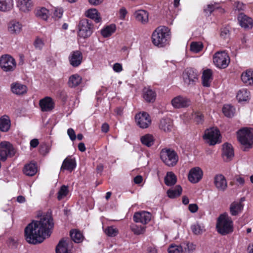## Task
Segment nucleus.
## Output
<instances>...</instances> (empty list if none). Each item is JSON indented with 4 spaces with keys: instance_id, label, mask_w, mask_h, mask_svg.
<instances>
[{
    "instance_id": "423d86ee",
    "label": "nucleus",
    "mask_w": 253,
    "mask_h": 253,
    "mask_svg": "<svg viewBox=\"0 0 253 253\" xmlns=\"http://www.w3.org/2000/svg\"><path fill=\"white\" fill-rule=\"evenodd\" d=\"M212 59L214 65L219 69L226 68L230 62V57L225 51H217L215 53Z\"/></svg>"
},
{
    "instance_id": "7ed1b4c3",
    "label": "nucleus",
    "mask_w": 253,
    "mask_h": 253,
    "mask_svg": "<svg viewBox=\"0 0 253 253\" xmlns=\"http://www.w3.org/2000/svg\"><path fill=\"white\" fill-rule=\"evenodd\" d=\"M237 138L246 151L253 147V128L244 127L237 132Z\"/></svg>"
},
{
    "instance_id": "338daca9",
    "label": "nucleus",
    "mask_w": 253,
    "mask_h": 253,
    "mask_svg": "<svg viewBox=\"0 0 253 253\" xmlns=\"http://www.w3.org/2000/svg\"><path fill=\"white\" fill-rule=\"evenodd\" d=\"M143 177L141 175H137L134 178V182L135 184H139L143 181Z\"/></svg>"
},
{
    "instance_id": "3c124183",
    "label": "nucleus",
    "mask_w": 253,
    "mask_h": 253,
    "mask_svg": "<svg viewBox=\"0 0 253 253\" xmlns=\"http://www.w3.org/2000/svg\"><path fill=\"white\" fill-rule=\"evenodd\" d=\"M63 13V10L62 8H55L53 13L52 18H53L55 20H58L62 17Z\"/></svg>"
},
{
    "instance_id": "49530a36",
    "label": "nucleus",
    "mask_w": 253,
    "mask_h": 253,
    "mask_svg": "<svg viewBox=\"0 0 253 253\" xmlns=\"http://www.w3.org/2000/svg\"><path fill=\"white\" fill-rule=\"evenodd\" d=\"M69 193V190L68 186L65 185H62L60 189L59 190L58 193H57V199L58 200H61L64 198H65L66 196H67V195Z\"/></svg>"
},
{
    "instance_id": "6e6552de",
    "label": "nucleus",
    "mask_w": 253,
    "mask_h": 253,
    "mask_svg": "<svg viewBox=\"0 0 253 253\" xmlns=\"http://www.w3.org/2000/svg\"><path fill=\"white\" fill-rule=\"evenodd\" d=\"M93 25L87 19L81 20L78 25V35L80 38H87L93 32Z\"/></svg>"
},
{
    "instance_id": "6ab92c4d",
    "label": "nucleus",
    "mask_w": 253,
    "mask_h": 253,
    "mask_svg": "<svg viewBox=\"0 0 253 253\" xmlns=\"http://www.w3.org/2000/svg\"><path fill=\"white\" fill-rule=\"evenodd\" d=\"M71 243L69 240H61L58 244L56 248V253H72L71 248Z\"/></svg>"
},
{
    "instance_id": "39448f33",
    "label": "nucleus",
    "mask_w": 253,
    "mask_h": 253,
    "mask_svg": "<svg viewBox=\"0 0 253 253\" xmlns=\"http://www.w3.org/2000/svg\"><path fill=\"white\" fill-rule=\"evenodd\" d=\"M161 159L168 166L173 167L178 161V156L177 153L173 150L170 149H163L160 153Z\"/></svg>"
},
{
    "instance_id": "ddd939ff",
    "label": "nucleus",
    "mask_w": 253,
    "mask_h": 253,
    "mask_svg": "<svg viewBox=\"0 0 253 253\" xmlns=\"http://www.w3.org/2000/svg\"><path fill=\"white\" fill-rule=\"evenodd\" d=\"M203 171L199 167L192 168L188 174V180L192 183L195 184L199 182L202 178Z\"/></svg>"
},
{
    "instance_id": "f257e3e1",
    "label": "nucleus",
    "mask_w": 253,
    "mask_h": 253,
    "mask_svg": "<svg viewBox=\"0 0 253 253\" xmlns=\"http://www.w3.org/2000/svg\"><path fill=\"white\" fill-rule=\"evenodd\" d=\"M53 225L50 214L42 215L39 220L32 221L25 228L24 232L26 241L34 245L42 242L50 236Z\"/></svg>"
},
{
    "instance_id": "4468645a",
    "label": "nucleus",
    "mask_w": 253,
    "mask_h": 253,
    "mask_svg": "<svg viewBox=\"0 0 253 253\" xmlns=\"http://www.w3.org/2000/svg\"><path fill=\"white\" fill-rule=\"evenodd\" d=\"M39 106L42 112H50L54 108L55 103L50 97L46 96L40 100Z\"/></svg>"
},
{
    "instance_id": "a878e982",
    "label": "nucleus",
    "mask_w": 253,
    "mask_h": 253,
    "mask_svg": "<svg viewBox=\"0 0 253 253\" xmlns=\"http://www.w3.org/2000/svg\"><path fill=\"white\" fill-rule=\"evenodd\" d=\"M213 80L212 72L211 69H206L203 72L202 76V84L204 86L209 87Z\"/></svg>"
},
{
    "instance_id": "4d7b16f0",
    "label": "nucleus",
    "mask_w": 253,
    "mask_h": 253,
    "mask_svg": "<svg viewBox=\"0 0 253 253\" xmlns=\"http://www.w3.org/2000/svg\"><path fill=\"white\" fill-rule=\"evenodd\" d=\"M196 249V245L192 243L188 242L186 244V247L184 249L185 252L191 253Z\"/></svg>"
},
{
    "instance_id": "473e14b6",
    "label": "nucleus",
    "mask_w": 253,
    "mask_h": 253,
    "mask_svg": "<svg viewBox=\"0 0 253 253\" xmlns=\"http://www.w3.org/2000/svg\"><path fill=\"white\" fill-rule=\"evenodd\" d=\"M155 141V138L153 135L149 133L146 134L142 136L140 138V141L141 143L148 147H150L153 145Z\"/></svg>"
},
{
    "instance_id": "f3484780",
    "label": "nucleus",
    "mask_w": 253,
    "mask_h": 253,
    "mask_svg": "<svg viewBox=\"0 0 253 253\" xmlns=\"http://www.w3.org/2000/svg\"><path fill=\"white\" fill-rule=\"evenodd\" d=\"M151 218V213L145 211L136 212L133 215V220L135 222H140L143 224L148 223Z\"/></svg>"
},
{
    "instance_id": "72a5a7b5",
    "label": "nucleus",
    "mask_w": 253,
    "mask_h": 253,
    "mask_svg": "<svg viewBox=\"0 0 253 253\" xmlns=\"http://www.w3.org/2000/svg\"><path fill=\"white\" fill-rule=\"evenodd\" d=\"M75 161L72 159H65L61 168V170H67L72 171L76 167Z\"/></svg>"
},
{
    "instance_id": "5fc2aeb1",
    "label": "nucleus",
    "mask_w": 253,
    "mask_h": 253,
    "mask_svg": "<svg viewBox=\"0 0 253 253\" xmlns=\"http://www.w3.org/2000/svg\"><path fill=\"white\" fill-rule=\"evenodd\" d=\"M34 45L36 48L42 49L44 46L43 41L40 38H37L34 42Z\"/></svg>"
},
{
    "instance_id": "864d4df0",
    "label": "nucleus",
    "mask_w": 253,
    "mask_h": 253,
    "mask_svg": "<svg viewBox=\"0 0 253 253\" xmlns=\"http://www.w3.org/2000/svg\"><path fill=\"white\" fill-rule=\"evenodd\" d=\"M168 251L169 253H182L183 248L181 246L171 245Z\"/></svg>"
},
{
    "instance_id": "680f3d73",
    "label": "nucleus",
    "mask_w": 253,
    "mask_h": 253,
    "mask_svg": "<svg viewBox=\"0 0 253 253\" xmlns=\"http://www.w3.org/2000/svg\"><path fill=\"white\" fill-rule=\"evenodd\" d=\"M113 70L115 72L120 73L123 70V67L121 64L116 63L113 65Z\"/></svg>"
},
{
    "instance_id": "ea45409f",
    "label": "nucleus",
    "mask_w": 253,
    "mask_h": 253,
    "mask_svg": "<svg viewBox=\"0 0 253 253\" xmlns=\"http://www.w3.org/2000/svg\"><path fill=\"white\" fill-rule=\"evenodd\" d=\"M13 6V0H0V11L7 12Z\"/></svg>"
},
{
    "instance_id": "c9c22d12",
    "label": "nucleus",
    "mask_w": 253,
    "mask_h": 253,
    "mask_svg": "<svg viewBox=\"0 0 253 253\" xmlns=\"http://www.w3.org/2000/svg\"><path fill=\"white\" fill-rule=\"evenodd\" d=\"M24 173L28 176H33L37 172V167L35 163H30L26 165L23 169Z\"/></svg>"
},
{
    "instance_id": "09e8293b",
    "label": "nucleus",
    "mask_w": 253,
    "mask_h": 253,
    "mask_svg": "<svg viewBox=\"0 0 253 253\" xmlns=\"http://www.w3.org/2000/svg\"><path fill=\"white\" fill-rule=\"evenodd\" d=\"M131 229L135 234L140 235L144 233L145 227L134 224L131 226Z\"/></svg>"
},
{
    "instance_id": "0eeeda50",
    "label": "nucleus",
    "mask_w": 253,
    "mask_h": 253,
    "mask_svg": "<svg viewBox=\"0 0 253 253\" xmlns=\"http://www.w3.org/2000/svg\"><path fill=\"white\" fill-rule=\"evenodd\" d=\"M203 138L210 145H214L221 142L220 131L215 127L207 129L205 132Z\"/></svg>"
},
{
    "instance_id": "e2e57ef3",
    "label": "nucleus",
    "mask_w": 253,
    "mask_h": 253,
    "mask_svg": "<svg viewBox=\"0 0 253 253\" xmlns=\"http://www.w3.org/2000/svg\"><path fill=\"white\" fill-rule=\"evenodd\" d=\"M189 211L192 213H195L198 210V206L196 204H191L188 206Z\"/></svg>"
},
{
    "instance_id": "603ef678",
    "label": "nucleus",
    "mask_w": 253,
    "mask_h": 253,
    "mask_svg": "<svg viewBox=\"0 0 253 253\" xmlns=\"http://www.w3.org/2000/svg\"><path fill=\"white\" fill-rule=\"evenodd\" d=\"M192 119L198 124L202 123L204 121V116L203 114L199 112H195L192 116Z\"/></svg>"
},
{
    "instance_id": "cd10ccee",
    "label": "nucleus",
    "mask_w": 253,
    "mask_h": 253,
    "mask_svg": "<svg viewBox=\"0 0 253 253\" xmlns=\"http://www.w3.org/2000/svg\"><path fill=\"white\" fill-rule=\"evenodd\" d=\"M143 96L147 102H153L156 97V93L150 87H145L143 89Z\"/></svg>"
},
{
    "instance_id": "4c0bfd02",
    "label": "nucleus",
    "mask_w": 253,
    "mask_h": 253,
    "mask_svg": "<svg viewBox=\"0 0 253 253\" xmlns=\"http://www.w3.org/2000/svg\"><path fill=\"white\" fill-rule=\"evenodd\" d=\"M182 189L180 185H176L167 191L168 196L170 198H175L180 195Z\"/></svg>"
},
{
    "instance_id": "37998d69",
    "label": "nucleus",
    "mask_w": 253,
    "mask_h": 253,
    "mask_svg": "<svg viewBox=\"0 0 253 253\" xmlns=\"http://www.w3.org/2000/svg\"><path fill=\"white\" fill-rule=\"evenodd\" d=\"M177 177L172 171L168 172L165 178V183L168 186H171L175 184Z\"/></svg>"
},
{
    "instance_id": "6e6d98bb",
    "label": "nucleus",
    "mask_w": 253,
    "mask_h": 253,
    "mask_svg": "<svg viewBox=\"0 0 253 253\" xmlns=\"http://www.w3.org/2000/svg\"><path fill=\"white\" fill-rule=\"evenodd\" d=\"M219 7V4L217 3H211L208 5L207 7L204 10L206 12H209L211 13L212 11H214L215 9H217Z\"/></svg>"
},
{
    "instance_id": "bb28decb",
    "label": "nucleus",
    "mask_w": 253,
    "mask_h": 253,
    "mask_svg": "<svg viewBox=\"0 0 253 253\" xmlns=\"http://www.w3.org/2000/svg\"><path fill=\"white\" fill-rule=\"evenodd\" d=\"M11 91L17 95H23L27 91V86L20 83H14L11 85Z\"/></svg>"
},
{
    "instance_id": "a211bd4d",
    "label": "nucleus",
    "mask_w": 253,
    "mask_h": 253,
    "mask_svg": "<svg viewBox=\"0 0 253 253\" xmlns=\"http://www.w3.org/2000/svg\"><path fill=\"white\" fill-rule=\"evenodd\" d=\"M82 60L83 55L79 50L72 51L69 57L70 63L74 67L79 66L81 64Z\"/></svg>"
},
{
    "instance_id": "c03bdc74",
    "label": "nucleus",
    "mask_w": 253,
    "mask_h": 253,
    "mask_svg": "<svg viewBox=\"0 0 253 253\" xmlns=\"http://www.w3.org/2000/svg\"><path fill=\"white\" fill-rule=\"evenodd\" d=\"M235 108L230 105H225L222 108V112L224 115L227 117H233L235 113Z\"/></svg>"
},
{
    "instance_id": "8fccbe9b",
    "label": "nucleus",
    "mask_w": 253,
    "mask_h": 253,
    "mask_svg": "<svg viewBox=\"0 0 253 253\" xmlns=\"http://www.w3.org/2000/svg\"><path fill=\"white\" fill-rule=\"evenodd\" d=\"M105 234L108 236L113 237L117 235L118 233V229L114 226H108L104 229Z\"/></svg>"
},
{
    "instance_id": "a19ab883",
    "label": "nucleus",
    "mask_w": 253,
    "mask_h": 253,
    "mask_svg": "<svg viewBox=\"0 0 253 253\" xmlns=\"http://www.w3.org/2000/svg\"><path fill=\"white\" fill-rule=\"evenodd\" d=\"M82 78L78 74L72 75L69 79L68 84L70 87H75L78 86L82 82Z\"/></svg>"
},
{
    "instance_id": "7c9ffc66",
    "label": "nucleus",
    "mask_w": 253,
    "mask_h": 253,
    "mask_svg": "<svg viewBox=\"0 0 253 253\" xmlns=\"http://www.w3.org/2000/svg\"><path fill=\"white\" fill-rule=\"evenodd\" d=\"M244 208V204L241 202H234L230 207V211L232 215L236 216L241 213Z\"/></svg>"
},
{
    "instance_id": "052dcab7",
    "label": "nucleus",
    "mask_w": 253,
    "mask_h": 253,
    "mask_svg": "<svg viewBox=\"0 0 253 253\" xmlns=\"http://www.w3.org/2000/svg\"><path fill=\"white\" fill-rule=\"evenodd\" d=\"M67 133L71 140L74 141L76 139V136L75 132L73 128H69L67 130Z\"/></svg>"
},
{
    "instance_id": "aec40b11",
    "label": "nucleus",
    "mask_w": 253,
    "mask_h": 253,
    "mask_svg": "<svg viewBox=\"0 0 253 253\" xmlns=\"http://www.w3.org/2000/svg\"><path fill=\"white\" fill-rule=\"evenodd\" d=\"M238 19L240 26L245 29H250L253 26V19L243 13L239 14Z\"/></svg>"
},
{
    "instance_id": "f03ea898",
    "label": "nucleus",
    "mask_w": 253,
    "mask_h": 253,
    "mask_svg": "<svg viewBox=\"0 0 253 253\" xmlns=\"http://www.w3.org/2000/svg\"><path fill=\"white\" fill-rule=\"evenodd\" d=\"M170 40V29L166 26H161L157 28L152 35L153 43L158 47H164Z\"/></svg>"
},
{
    "instance_id": "c85d7f7f",
    "label": "nucleus",
    "mask_w": 253,
    "mask_h": 253,
    "mask_svg": "<svg viewBox=\"0 0 253 253\" xmlns=\"http://www.w3.org/2000/svg\"><path fill=\"white\" fill-rule=\"evenodd\" d=\"M242 82L247 85L253 84V69H249L242 73L241 75Z\"/></svg>"
},
{
    "instance_id": "a18cd8bd",
    "label": "nucleus",
    "mask_w": 253,
    "mask_h": 253,
    "mask_svg": "<svg viewBox=\"0 0 253 253\" xmlns=\"http://www.w3.org/2000/svg\"><path fill=\"white\" fill-rule=\"evenodd\" d=\"M203 48V44L201 42H193L190 44V50L193 53H198Z\"/></svg>"
},
{
    "instance_id": "9b49d317",
    "label": "nucleus",
    "mask_w": 253,
    "mask_h": 253,
    "mask_svg": "<svg viewBox=\"0 0 253 253\" xmlns=\"http://www.w3.org/2000/svg\"><path fill=\"white\" fill-rule=\"evenodd\" d=\"M135 119L137 125L143 129L148 128L151 124L150 115L145 112H139L136 114Z\"/></svg>"
},
{
    "instance_id": "4be33fe9",
    "label": "nucleus",
    "mask_w": 253,
    "mask_h": 253,
    "mask_svg": "<svg viewBox=\"0 0 253 253\" xmlns=\"http://www.w3.org/2000/svg\"><path fill=\"white\" fill-rule=\"evenodd\" d=\"M234 156L232 146L230 144L226 143L223 145L222 157L226 162L230 161Z\"/></svg>"
},
{
    "instance_id": "f8f14e48",
    "label": "nucleus",
    "mask_w": 253,
    "mask_h": 253,
    "mask_svg": "<svg viewBox=\"0 0 253 253\" xmlns=\"http://www.w3.org/2000/svg\"><path fill=\"white\" fill-rule=\"evenodd\" d=\"M0 159L4 161L8 156L14 154V150L12 145L7 141H2L0 144Z\"/></svg>"
},
{
    "instance_id": "79ce46f5",
    "label": "nucleus",
    "mask_w": 253,
    "mask_h": 253,
    "mask_svg": "<svg viewBox=\"0 0 253 253\" xmlns=\"http://www.w3.org/2000/svg\"><path fill=\"white\" fill-rule=\"evenodd\" d=\"M70 236L73 241L75 243H80L84 240L82 233L77 229H73L70 231Z\"/></svg>"
},
{
    "instance_id": "5701e85b",
    "label": "nucleus",
    "mask_w": 253,
    "mask_h": 253,
    "mask_svg": "<svg viewBox=\"0 0 253 253\" xmlns=\"http://www.w3.org/2000/svg\"><path fill=\"white\" fill-rule=\"evenodd\" d=\"M134 16L136 21L145 24L149 21V13L145 10L138 9L134 12Z\"/></svg>"
},
{
    "instance_id": "1a4fd4ad",
    "label": "nucleus",
    "mask_w": 253,
    "mask_h": 253,
    "mask_svg": "<svg viewBox=\"0 0 253 253\" xmlns=\"http://www.w3.org/2000/svg\"><path fill=\"white\" fill-rule=\"evenodd\" d=\"M16 65L15 60L10 55L5 54L0 57V67L3 71H12L15 68Z\"/></svg>"
},
{
    "instance_id": "58836bf2",
    "label": "nucleus",
    "mask_w": 253,
    "mask_h": 253,
    "mask_svg": "<svg viewBox=\"0 0 253 253\" xmlns=\"http://www.w3.org/2000/svg\"><path fill=\"white\" fill-rule=\"evenodd\" d=\"M37 17L46 21L49 17V11L45 7H40L36 9L35 12Z\"/></svg>"
},
{
    "instance_id": "c756f323",
    "label": "nucleus",
    "mask_w": 253,
    "mask_h": 253,
    "mask_svg": "<svg viewBox=\"0 0 253 253\" xmlns=\"http://www.w3.org/2000/svg\"><path fill=\"white\" fill-rule=\"evenodd\" d=\"M11 121L7 115H3L0 118V130L3 132H7L10 129Z\"/></svg>"
},
{
    "instance_id": "2eb2a0df",
    "label": "nucleus",
    "mask_w": 253,
    "mask_h": 253,
    "mask_svg": "<svg viewBox=\"0 0 253 253\" xmlns=\"http://www.w3.org/2000/svg\"><path fill=\"white\" fill-rule=\"evenodd\" d=\"M171 103L174 108L179 109L188 106L190 100L186 97L178 95L171 100Z\"/></svg>"
},
{
    "instance_id": "f704fd0d",
    "label": "nucleus",
    "mask_w": 253,
    "mask_h": 253,
    "mask_svg": "<svg viewBox=\"0 0 253 253\" xmlns=\"http://www.w3.org/2000/svg\"><path fill=\"white\" fill-rule=\"evenodd\" d=\"M85 16L92 20L96 23H99L101 21L99 13L95 8H91L85 12Z\"/></svg>"
},
{
    "instance_id": "dca6fc26",
    "label": "nucleus",
    "mask_w": 253,
    "mask_h": 253,
    "mask_svg": "<svg viewBox=\"0 0 253 253\" xmlns=\"http://www.w3.org/2000/svg\"><path fill=\"white\" fill-rule=\"evenodd\" d=\"M214 184L218 191H224L227 188V182L225 176L221 174L215 175Z\"/></svg>"
},
{
    "instance_id": "20e7f679",
    "label": "nucleus",
    "mask_w": 253,
    "mask_h": 253,
    "mask_svg": "<svg viewBox=\"0 0 253 253\" xmlns=\"http://www.w3.org/2000/svg\"><path fill=\"white\" fill-rule=\"evenodd\" d=\"M233 224L230 217L226 213L222 214L218 218L216 229L222 235H227L233 231Z\"/></svg>"
},
{
    "instance_id": "e433bc0d",
    "label": "nucleus",
    "mask_w": 253,
    "mask_h": 253,
    "mask_svg": "<svg viewBox=\"0 0 253 253\" xmlns=\"http://www.w3.org/2000/svg\"><path fill=\"white\" fill-rule=\"evenodd\" d=\"M250 92L247 89H242L237 93L236 98L239 102L247 101L250 98Z\"/></svg>"
},
{
    "instance_id": "774afa93",
    "label": "nucleus",
    "mask_w": 253,
    "mask_h": 253,
    "mask_svg": "<svg viewBox=\"0 0 253 253\" xmlns=\"http://www.w3.org/2000/svg\"><path fill=\"white\" fill-rule=\"evenodd\" d=\"M148 253H157V250L154 245H151L147 248Z\"/></svg>"
},
{
    "instance_id": "b1692460",
    "label": "nucleus",
    "mask_w": 253,
    "mask_h": 253,
    "mask_svg": "<svg viewBox=\"0 0 253 253\" xmlns=\"http://www.w3.org/2000/svg\"><path fill=\"white\" fill-rule=\"evenodd\" d=\"M159 128L165 131L169 132L173 128V122L171 119L169 118H162L159 124Z\"/></svg>"
},
{
    "instance_id": "de8ad7c7",
    "label": "nucleus",
    "mask_w": 253,
    "mask_h": 253,
    "mask_svg": "<svg viewBox=\"0 0 253 253\" xmlns=\"http://www.w3.org/2000/svg\"><path fill=\"white\" fill-rule=\"evenodd\" d=\"M191 229L193 233L195 235L201 234L205 231L204 226L198 223L192 225Z\"/></svg>"
},
{
    "instance_id": "412c9836",
    "label": "nucleus",
    "mask_w": 253,
    "mask_h": 253,
    "mask_svg": "<svg viewBox=\"0 0 253 253\" xmlns=\"http://www.w3.org/2000/svg\"><path fill=\"white\" fill-rule=\"evenodd\" d=\"M7 30L8 32L13 35H17L22 30V24L16 20H11L8 24Z\"/></svg>"
},
{
    "instance_id": "13d9d810",
    "label": "nucleus",
    "mask_w": 253,
    "mask_h": 253,
    "mask_svg": "<svg viewBox=\"0 0 253 253\" xmlns=\"http://www.w3.org/2000/svg\"><path fill=\"white\" fill-rule=\"evenodd\" d=\"M127 11L125 7H122L120 9L119 11V19L122 20H124L125 19L126 16L127 14Z\"/></svg>"
},
{
    "instance_id": "69168bd1",
    "label": "nucleus",
    "mask_w": 253,
    "mask_h": 253,
    "mask_svg": "<svg viewBox=\"0 0 253 253\" xmlns=\"http://www.w3.org/2000/svg\"><path fill=\"white\" fill-rule=\"evenodd\" d=\"M39 144L38 139H33L30 141V147L32 148H36Z\"/></svg>"
},
{
    "instance_id": "393cba45",
    "label": "nucleus",
    "mask_w": 253,
    "mask_h": 253,
    "mask_svg": "<svg viewBox=\"0 0 253 253\" xmlns=\"http://www.w3.org/2000/svg\"><path fill=\"white\" fill-rule=\"evenodd\" d=\"M17 5L19 9L24 12H28L33 8L32 0H18Z\"/></svg>"
},
{
    "instance_id": "2f4dec72",
    "label": "nucleus",
    "mask_w": 253,
    "mask_h": 253,
    "mask_svg": "<svg viewBox=\"0 0 253 253\" xmlns=\"http://www.w3.org/2000/svg\"><path fill=\"white\" fill-rule=\"evenodd\" d=\"M116 30V26L115 24H112L103 27L100 30V33L103 38H108L111 36Z\"/></svg>"
},
{
    "instance_id": "9d476101",
    "label": "nucleus",
    "mask_w": 253,
    "mask_h": 253,
    "mask_svg": "<svg viewBox=\"0 0 253 253\" xmlns=\"http://www.w3.org/2000/svg\"><path fill=\"white\" fill-rule=\"evenodd\" d=\"M199 74L194 69L189 68L185 70L183 73V81L187 85H193L198 80Z\"/></svg>"
},
{
    "instance_id": "0e129e2a",
    "label": "nucleus",
    "mask_w": 253,
    "mask_h": 253,
    "mask_svg": "<svg viewBox=\"0 0 253 253\" xmlns=\"http://www.w3.org/2000/svg\"><path fill=\"white\" fill-rule=\"evenodd\" d=\"M229 33V30L228 28H224L221 29L220 36L223 38H226Z\"/></svg>"
},
{
    "instance_id": "bf43d9fd",
    "label": "nucleus",
    "mask_w": 253,
    "mask_h": 253,
    "mask_svg": "<svg viewBox=\"0 0 253 253\" xmlns=\"http://www.w3.org/2000/svg\"><path fill=\"white\" fill-rule=\"evenodd\" d=\"M245 5L242 2H236L234 5V9L235 11H240L244 10Z\"/></svg>"
}]
</instances>
